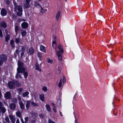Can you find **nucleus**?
Here are the masks:
<instances>
[{
  "label": "nucleus",
  "instance_id": "f257e3e1",
  "mask_svg": "<svg viewBox=\"0 0 123 123\" xmlns=\"http://www.w3.org/2000/svg\"><path fill=\"white\" fill-rule=\"evenodd\" d=\"M14 11L16 12L18 16H21L22 14L23 8L21 6L18 5L16 3H14Z\"/></svg>",
  "mask_w": 123,
  "mask_h": 123
},
{
  "label": "nucleus",
  "instance_id": "f03ea898",
  "mask_svg": "<svg viewBox=\"0 0 123 123\" xmlns=\"http://www.w3.org/2000/svg\"><path fill=\"white\" fill-rule=\"evenodd\" d=\"M53 48L55 49L56 54H62L63 53V50L62 47H55V48Z\"/></svg>",
  "mask_w": 123,
  "mask_h": 123
},
{
  "label": "nucleus",
  "instance_id": "7ed1b4c3",
  "mask_svg": "<svg viewBox=\"0 0 123 123\" xmlns=\"http://www.w3.org/2000/svg\"><path fill=\"white\" fill-rule=\"evenodd\" d=\"M17 72L16 74V75L15 77L16 78H18V77L20 79L22 78V77L21 76L20 73H23L24 71H25V70L24 68H23L21 69L19 68H17Z\"/></svg>",
  "mask_w": 123,
  "mask_h": 123
},
{
  "label": "nucleus",
  "instance_id": "20e7f679",
  "mask_svg": "<svg viewBox=\"0 0 123 123\" xmlns=\"http://www.w3.org/2000/svg\"><path fill=\"white\" fill-rule=\"evenodd\" d=\"M7 59L6 55L4 54L0 55V66L2 64L3 62H6Z\"/></svg>",
  "mask_w": 123,
  "mask_h": 123
},
{
  "label": "nucleus",
  "instance_id": "39448f33",
  "mask_svg": "<svg viewBox=\"0 0 123 123\" xmlns=\"http://www.w3.org/2000/svg\"><path fill=\"white\" fill-rule=\"evenodd\" d=\"M31 0H25V3L24 4V7L25 8H27L30 7L29 3Z\"/></svg>",
  "mask_w": 123,
  "mask_h": 123
},
{
  "label": "nucleus",
  "instance_id": "423d86ee",
  "mask_svg": "<svg viewBox=\"0 0 123 123\" xmlns=\"http://www.w3.org/2000/svg\"><path fill=\"white\" fill-rule=\"evenodd\" d=\"M15 84V82H14V81H9L8 83V86L9 88L11 89L14 88Z\"/></svg>",
  "mask_w": 123,
  "mask_h": 123
},
{
  "label": "nucleus",
  "instance_id": "0eeeda50",
  "mask_svg": "<svg viewBox=\"0 0 123 123\" xmlns=\"http://www.w3.org/2000/svg\"><path fill=\"white\" fill-rule=\"evenodd\" d=\"M18 68L20 69L23 68L25 70V68L23 67V62L20 60H18Z\"/></svg>",
  "mask_w": 123,
  "mask_h": 123
},
{
  "label": "nucleus",
  "instance_id": "6e6552de",
  "mask_svg": "<svg viewBox=\"0 0 123 123\" xmlns=\"http://www.w3.org/2000/svg\"><path fill=\"white\" fill-rule=\"evenodd\" d=\"M4 97L6 99H10L11 97L10 92H6L5 94Z\"/></svg>",
  "mask_w": 123,
  "mask_h": 123
},
{
  "label": "nucleus",
  "instance_id": "1a4fd4ad",
  "mask_svg": "<svg viewBox=\"0 0 123 123\" xmlns=\"http://www.w3.org/2000/svg\"><path fill=\"white\" fill-rule=\"evenodd\" d=\"M16 104L14 103H12L9 105L10 108L12 110H15L16 108Z\"/></svg>",
  "mask_w": 123,
  "mask_h": 123
},
{
  "label": "nucleus",
  "instance_id": "9d476101",
  "mask_svg": "<svg viewBox=\"0 0 123 123\" xmlns=\"http://www.w3.org/2000/svg\"><path fill=\"white\" fill-rule=\"evenodd\" d=\"M9 117L12 123H15L16 119L15 117L12 115H9Z\"/></svg>",
  "mask_w": 123,
  "mask_h": 123
},
{
  "label": "nucleus",
  "instance_id": "9b49d317",
  "mask_svg": "<svg viewBox=\"0 0 123 123\" xmlns=\"http://www.w3.org/2000/svg\"><path fill=\"white\" fill-rule=\"evenodd\" d=\"M15 42L17 44H22L23 42L21 41V40L20 39V37H18L16 38L15 40Z\"/></svg>",
  "mask_w": 123,
  "mask_h": 123
},
{
  "label": "nucleus",
  "instance_id": "f8f14e48",
  "mask_svg": "<svg viewBox=\"0 0 123 123\" xmlns=\"http://www.w3.org/2000/svg\"><path fill=\"white\" fill-rule=\"evenodd\" d=\"M19 104L20 106V109L22 110H24L25 109V105L22 101L19 102Z\"/></svg>",
  "mask_w": 123,
  "mask_h": 123
},
{
  "label": "nucleus",
  "instance_id": "ddd939ff",
  "mask_svg": "<svg viewBox=\"0 0 123 123\" xmlns=\"http://www.w3.org/2000/svg\"><path fill=\"white\" fill-rule=\"evenodd\" d=\"M28 24L26 22H23L21 24L22 27L24 29H26L28 26Z\"/></svg>",
  "mask_w": 123,
  "mask_h": 123
},
{
  "label": "nucleus",
  "instance_id": "4468645a",
  "mask_svg": "<svg viewBox=\"0 0 123 123\" xmlns=\"http://www.w3.org/2000/svg\"><path fill=\"white\" fill-rule=\"evenodd\" d=\"M1 15L2 16H5L7 14L6 10L4 8H2L1 10Z\"/></svg>",
  "mask_w": 123,
  "mask_h": 123
},
{
  "label": "nucleus",
  "instance_id": "2eb2a0df",
  "mask_svg": "<svg viewBox=\"0 0 123 123\" xmlns=\"http://www.w3.org/2000/svg\"><path fill=\"white\" fill-rule=\"evenodd\" d=\"M98 13H99V12ZM97 17L98 19L99 20H102V19H104V17L102 15L99 14L98 15H97Z\"/></svg>",
  "mask_w": 123,
  "mask_h": 123
},
{
  "label": "nucleus",
  "instance_id": "dca6fc26",
  "mask_svg": "<svg viewBox=\"0 0 123 123\" xmlns=\"http://www.w3.org/2000/svg\"><path fill=\"white\" fill-rule=\"evenodd\" d=\"M35 68L39 72H41V70L40 68L39 67V64L37 63V62H36L35 65Z\"/></svg>",
  "mask_w": 123,
  "mask_h": 123
},
{
  "label": "nucleus",
  "instance_id": "f3484780",
  "mask_svg": "<svg viewBox=\"0 0 123 123\" xmlns=\"http://www.w3.org/2000/svg\"><path fill=\"white\" fill-rule=\"evenodd\" d=\"M61 13V12L60 11H58L57 13L56 16V19L57 21H58L59 19Z\"/></svg>",
  "mask_w": 123,
  "mask_h": 123
},
{
  "label": "nucleus",
  "instance_id": "a211bd4d",
  "mask_svg": "<svg viewBox=\"0 0 123 123\" xmlns=\"http://www.w3.org/2000/svg\"><path fill=\"white\" fill-rule=\"evenodd\" d=\"M30 103L31 101L30 100H28L26 101V107L27 109L29 108L30 106Z\"/></svg>",
  "mask_w": 123,
  "mask_h": 123
},
{
  "label": "nucleus",
  "instance_id": "6ab92c4d",
  "mask_svg": "<svg viewBox=\"0 0 123 123\" xmlns=\"http://www.w3.org/2000/svg\"><path fill=\"white\" fill-rule=\"evenodd\" d=\"M44 37L43 36H42L38 39V41L40 43H42L44 41Z\"/></svg>",
  "mask_w": 123,
  "mask_h": 123
},
{
  "label": "nucleus",
  "instance_id": "aec40b11",
  "mask_svg": "<svg viewBox=\"0 0 123 123\" xmlns=\"http://www.w3.org/2000/svg\"><path fill=\"white\" fill-rule=\"evenodd\" d=\"M0 26L4 28H6V27L7 25L5 22L3 21L1 22Z\"/></svg>",
  "mask_w": 123,
  "mask_h": 123
},
{
  "label": "nucleus",
  "instance_id": "412c9836",
  "mask_svg": "<svg viewBox=\"0 0 123 123\" xmlns=\"http://www.w3.org/2000/svg\"><path fill=\"white\" fill-rule=\"evenodd\" d=\"M19 26L17 25H15V30L16 35L17 34V33L19 30Z\"/></svg>",
  "mask_w": 123,
  "mask_h": 123
},
{
  "label": "nucleus",
  "instance_id": "4be33fe9",
  "mask_svg": "<svg viewBox=\"0 0 123 123\" xmlns=\"http://www.w3.org/2000/svg\"><path fill=\"white\" fill-rule=\"evenodd\" d=\"M61 100L60 98L58 99L57 102V104L58 106L60 107L61 105Z\"/></svg>",
  "mask_w": 123,
  "mask_h": 123
},
{
  "label": "nucleus",
  "instance_id": "5701e85b",
  "mask_svg": "<svg viewBox=\"0 0 123 123\" xmlns=\"http://www.w3.org/2000/svg\"><path fill=\"white\" fill-rule=\"evenodd\" d=\"M0 110H1V112L2 114L4 113L6 111V108L4 107L1 108V109H0Z\"/></svg>",
  "mask_w": 123,
  "mask_h": 123
},
{
  "label": "nucleus",
  "instance_id": "b1692460",
  "mask_svg": "<svg viewBox=\"0 0 123 123\" xmlns=\"http://www.w3.org/2000/svg\"><path fill=\"white\" fill-rule=\"evenodd\" d=\"M44 94H42L40 95V99L42 101H44Z\"/></svg>",
  "mask_w": 123,
  "mask_h": 123
},
{
  "label": "nucleus",
  "instance_id": "393cba45",
  "mask_svg": "<svg viewBox=\"0 0 123 123\" xmlns=\"http://www.w3.org/2000/svg\"><path fill=\"white\" fill-rule=\"evenodd\" d=\"M14 82H15V84H16V86H17L19 87L20 86H21V84L17 80H14Z\"/></svg>",
  "mask_w": 123,
  "mask_h": 123
},
{
  "label": "nucleus",
  "instance_id": "a878e982",
  "mask_svg": "<svg viewBox=\"0 0 123 123\" xmlns=\"http://www.w3.org/2000/svg\"><path fill=\"white\" fill-rule=\"evenodd\" d=\"M16 116L18 117H20L21 116V114L20 111H18L16 112Z\"/></svg>",
  "mask_w": 123,
  "mask_h": 123
},
{
  "label": "nucleus",
  "instance_id": "bb28decb",
  "mask_svg": "<svg viewBox=\"0 0 123 123\" xmlns=\"http://www.w3.org/2000/svg\"><path fill=\"white\" fill-rule=\"evenodd\" d=\"M53 38H54V41H53L52 42V46H55L56 45V42L55 41V40H56L55 37V36H54L53 37Z\"/></svg>",
  "mask_w": 123,
  "mask_h": 123
},
{
  "label": "nucleus",
  "instance_id": "cd10ccee",
  "mask_svg": "<svg viewBox=\"0 0 123 123\" xmlns=\"http://www.w3.org/2000/svg\"><path fill=\"white\" fill-rule=\"evenodd\" d=\"M45 47H40V50L44 52H45Z\"/></svg>",
  "mask_w": 123,
  "mask_h": 123
},
{
  "label": "nucleus",
  "instance_id": "c85d7f7f",
  "mask_svg": "<svg viewBox=\"0 0 123 123\" xmlns=\"http://www.w3.org/2000/svg\"><path fill=\"white\" fill-rule=\"evenodd\" d=\"M29 51L30 53L32 54L34 52V50L32 47H31L29 49Z\"/></svg>",
  "mask_w": 123,
  "mask_h": 123
},
{
  "label": "nucleus",
  "instance_id": "c756f323",
  "mask_svg": "<svg viewBox=\"0 0 123 123\" xmlns=\"http://www.w3.org/2000/svg\"><path fill=\"white\" fill-rule=\"evenodd\" d=\"M29 94V92H26L23 93V97H25L28 96Z\"/></svg>",
  "mask_w": 123,
  "mask_h": 123
},
{
  "label": "nucleus",
  "instance_id": "7c9ffc66",
  "mask_svg": "<svg viewBox=\"0 0 123 123\" xmlns=\"http://www.w3.org/2000/svg\"><path fill=\"white\" fill-rule=\"evenodd\" d=\"M31 105L33 106H39L38 104H37L33 102H32L31 103Z\"/></svg>",
  "mask_w": 123,
  "mask_h": 123
},
{
  "label": "nucleus",
  "instance_id": "2f4dec72",
  "mask_svg": "<svg viewBox=\"0 0 123 123\" xmlns=\"http://www.w3.org/2000/svg\"><path fill=\"white\" fill-rule=\"evenodd\" d=\"M62 54H59V55L56 54L58 56V59L60 61H61L62 60Z\"/></svg>",
  "mask_w": 123,
  "mask_h": 123
},
{
  "label": "nucleus",
  "instance_id": "473e14b6",
  "mask_svg": "<svg viewBox=\"0 0 123 123\" xmlns=\"http://www.w3.org/2000/svg\"><path fill=\"white\" fill-rule=\"evenodd\" d=\"M47 110L49 111H51V108L50 106L48 105H46Z\"/></svg>",
  "mask_w": 123,
  "mask_h": 123
},
{
  "label": "nucleus",
  "instance_id": "72a5a7b5",
  "mask_svg": "<svg viewBox=\"0 0 123 123\" xmlns=\"http://www.w3.org/2000/svg\"><path fill=\"white\" fill-rule=\"evenodd\" d=\"M10 38V36L9 35H7L5 37L6 42H8Z\"/></svg>",
  "mask_w": 123,
  "mask_h": 123
},
{
  "label": "nucleus",
  "instance_id": "f704fd0d",
  "mask_svg": "<svg viewBox=\"0 0 123 123\" xmlns=\"http://www.w3.org/2000/svg\"><path fill=\"white\" fill-rule=\"evenodd\" d=\"M47 9H43L42 7H41V12L42 13H44L47 12Z\"/></svg>",
  "mask_w": 123,
  "mask_h": 123
},
{
  "label": "nucleus",
  "instance_id": "c9c22d12",
  "mask_svg": "<svg viewBox=\"0 0 123 123\" xmlns=\"http://www.w3.org/2000/svg\"><path fill=\"white\" fill-rule=\"evenodd\" d=\"M23 73H24V78L25 79L28 76V73L27 72H25V71H24V72H23Z\"/></svg>",
  "mask_w": 123,
  "mask_h": 123
},
{
  "label": "nucleus",
  "instance_id": "e433bc0d",
  "mask_svg": "<svg viewBox=\"0 0 123 123\" xmlns=\"http://www.w3.org/2000/svg\"><path fill=\"white\" fill-rule=\"evenodd\" d=\"M12 101L14 103H17V100L16 98H13L12 99Z\"/></svg>",
  "mask_w": 123,
  "mask_h": 123
},
{
  "label": "nucleus",
  "instance_id": "4c0bfd02",
  "mask_svg": "<svg viewBox=\"0 0 123 123\" xmlns=\"http://www.w3.org/2000/svg\"><path fill=\"white\" fill-rule=\"evenodd\" d=\"M21 34L22 36H25L26 34V32L25 31H24L21 32Z\"/></svg>",
  "mask_w": 123,
  "mask_h": 123
},
{
  "label": "nucleus",
  "instance_id": "58836bf2",
  "mask_svg": "<svg viewBox=\"0 0 123 123\" xmlns=\"http://www.w3.org/2000/svg\"><path fill=\"white\" fill-rule=\"evenodd\" d=\"M47 61L48 62L52 63L53 62V61L51 60L49 58H48L47 59Z\"/></svg>",
  "mask_w": 123,
  "mask_h": 123
},
{
  "label": "nucleus",
  "instance_id": "ea45409f",
  "mask_svg": "<svg viewBox=\"0 0 123 123\" xmlns=\"http://www.w3.org/2000/svg\"><path fill=\"white\" fill-rule=\"evenodd\" d=\"M38 57L39 58H41L42 57V54L39 52L37 54Z\"/></svg>",
  "mask_w": 123,
  "mask_h": 123
},
{
  "label": "nucleus",
  "instance_id": "a19ab883",
  "mask_svg": "<svg viewBox=\"0 0 123 123\" xmlns=\"http://www.w3.org/2000/svg\"><path fill=\"white\" fill-rule=\"evenodd\" d=\"M62 79H60V82L58 84V86L59 87H61L62 86Z\"/></svg>",
  "mask_w": 123,
  "mask_h": 123
},
{
  "label": "nucleus",
  "instance_id": "79ce46f5",
  "mask_svg": "<svg viewBox=\"0 0 123 123\" xmlns=\"http://www.w3.org/2000/svg\"><path fill=\"white\" fill-rule=\"evenodd\" d=\"M39 116L42 118H44L45 117V116L44 115L42 114H40L39 115Z\"/></svg>",
  "mask_w": 123,
  "mask_h": 123
},
{
  "label": "nucleus",
  "instance_id": "37998d69",
  "mask_svg": "<svg viewBox=\"0 0 123 123\" xmlns=\"http://www.w3.org/2000/svg\"><path fill=\"white\" fill-rule=\"evenodd\" d=\"M5 120L7 122H10L9 118L7 117H5Z\"/></svg>",
  "mask_w": 123,
  "mask_h": 123
},
{
  "label": "nucleus",
  "instance_id": "c03bdc74",
  "mask_svg": "<svg viewBox=\"0 0 123 123\" xmlns=\"http://www.w3.org/2000/svg\"><path fill=\"white\" fill-rule=\"evenodd\" d=\"M24 48V47H23L22 48V50H23ZM24 51L23 50H22V53H21V58H22L23 57V56L24 55Z\"/></svg>",
  "mask_w": 123,
  "mask_h": 123
},
{
  "label": "nucleus",
  "instance_id": "a18cd8bd",
  "mask_svg": "<svg viewBox=\"0 0 123 123\" xmlns=\"http://www.w3.org/2000/svg\"><path fill=\"white\" fill-rule=\"evenodd\" d=\"M44 92H46L47 90V88L46 86H44L42 88Z\"/></svg>",
  "mask_w": 123,
  "mask_h": 123
},
{
  "label": "nucleus",
  "instance_id": "49530a36",
  "mask_svg": "<svg viewBox=\"0 0 123 123\" xmlns=\"http://www.w3.org/2000/svg\"><path fill=\"white\" fill-rule=\"evenodd\" d=\"M14 43V41L13 40H12L10 41V44L11 45H12V46H14L13 45Z\"/></svg>",
  "mask_w": 123,
  "mask_h": 123
},
{
  "label": "nucleus",
  "instance_id": "de8ad7c7",
  "mask_svg": "<svg viewBox=\"0 0 123 123\" xmlns=\"http://www.w3.org/2000/svg\"><path fill=\"white\" fill-rule=\"evenodd\" d=\"M25 123H26L29 120L28 118V117H25Z\"/></svg>",
  "mask_w": 123,
  "mask_h": 123
},
{
  "label": "nucleus",
  "instance_id": "09e8293b",
  "mask_svg": "<svg viewBox=\"0 0 123 123\" xmlns=\"http://www.w3.org/2000/svg\"><path fill=\"white\" fill-rule=\"evenodd\" d=\"M57 70L59 73H60L61 72L60 68L59 66H58L57 68Z\"/></svg>",
  "mask_w": 123,
  "mask_h": 123
},
{
  "label": "nucleus",
  "instance_id": "8fccbe9b",
  "mask_svg": "<svg viewBox=\"0 0 123 123\" xmlns=\"http://www.w3.org/2000/svg\"><path fill=\"white\" fill-rule=\"evenodd\" d=\"M17 98H18V100H19V102L20 101H21V97L20 96H19V95H18V96Z\"/></svg>",
  "mask_w": 123,
  "mask_h": 123
},
{
  "label": "nucleus",
  "instance_id": "3c124183",
  "mask_svg": "<svg viewBox=\"0 0 123 123\" xmlns=\"http://www.w3.org/2000/svg\"><path fill=\"white\" fill-rule=\"evenodd\" d=\"M49 123H55L52 121L51 119H49L48 120Z\"/></svg>",
  "mask_w": 123,
  "mask_h": 123
},
{
  "label": "nucleus",
  "instance_id": "603ef678",
  "mask_svg": "<svg viewBox=\"0 0 123 123\" xmlns=\"http://www.w3.org/2000/svg\"><path fill=\"white\" fill-rule=\"evenodd\" d=\"M0 37H3V34L2 30L0 29Z\"/></svg>",
  "mask_w": 123,
  "mask_h": 123
},
{
  "label": "nucleus",
  "instance_id": "864d4df0",
  "mask_svg": "<svg viewBox=\"0 0 123 123\" xmlns=\"http://www.w3.org/2000/svg\"><path fill=\"white\" fill-rule=\"evenodd\" d=\"M3 107V104L0 101V109Z\"/></svg>",
  "mask_w": 123,
  "mask_h": 123
},
{
  "label": "nucleus",
  "instance_id": "5fc2aeb1",
  "mask_svg": "<svg viewBox=\"0 0 123 123\" xmlns=\"http://www.w3.org/2000/svg\"><path fill=\"white\" fill-rule=\"evenodd\" d=\"M66 81V79L65 78L63 77V83H65Z\"/></svg>",
  "mask_w": 123,
  "mask_h": 123
},
{
  "label": "nucleus",
  "instance_id": "6e6d98bb",
  "mask_svg": "<svg viewBox=\"0 0 123 123\" xmlns=\"http://www.w3.org/2000/svg\"><path fill=\"white\" fill-rule=\"evenodd\" d=\"M31 123H34L36 122V120L35 119H33L31 120Z\"/></svg>",
  "mask_w": 123,
  "mask_h": 123
},
{
  "label": "nucleus",
  "instance_id": "4d7b16f0",
  "mask_svg": "<svg viewBox=\"0 0 123 123\" xmlns=\"http://www.w3.org/2000/svg\"><path fill=\"white\" fill-rule=\"evenodd\" d=\"M18 90L19 92H21L23 90V89L22 88H20L18 89Z\"/></svg>",
  "mask_w": 123,
  "mask_h": 123
},
{
  "label": "nucleus",
  "instance_id": "13d9d810",
  "mask_svg": "<svg viewBox=\"0 0 123 123\" xmlns=\"http://www.w3.org/2000/svg\"><path fill=\"white\" fill-rule=\"evenodd\" d=\"M51 105L53 106V107H56V106L55 104L53 103H51Z\"/></svg>",
  "mask_w": 123,
  "mask_h": 123
},
{
  "label": "nucleus",
  "instance_id": "bf43d9fd",
  "mask_svg": "<svg viewBox=\"0 0 123 123\" xmlns=\"http://www.w3.org/2000/svg\"><path fill=\"white\" fill-rule=\"evenodd\" d=\"M53 110L54 112H56V107H53Z\"/></svg>",
  "mask_w": 123,
  "mask_h": 123
},
{
  "label": "nucleus",
  "instance_id": "052dcab7",
  "mask_svg": "<svg viewBox=\"0 0 123 123\" xmlns=\"http://www.w3.org/2000/svg\"><path fill=\"white\" fill-rule=\"evenodd\" d=\"M16 123H20L19 120L18 118H17V119Z\"/></svg>",
  "mask_w": 123,
  "mask_h": 123
},
{
  "label": "nucleus",
  "instance_id": "680f3d73",
  "mask_svg": "<svg viewBox=\"0 0 123 123\" xmlns=\"http://www.w3.org/2000/svg\"><path fill=\"white\" fill-rule=\"evenodd\" d=\"M16 123H20L19 120L18 118H17V119Z\"/></svg>",
  "mask_w": 123,
  "mask_h": 123
},
{
  "label": "nucleus",
  "instance_id": "e2e57ef3",
  "mask_svg": "<svg viewBox=\"0 0 123 123\" xmlns=\"http://www.w3.org/2000/svg\"><path fill=\"white\" fill-rule=\"evenodd\" d=\"M21 121L22 123H24V122L23 121V119L22 118H21Z\"/></svg>",
  "mask_w": 123,
  "mask_h": 123
},
{
  "label": "nucleus",
  "instance_id": "0e129e2a",
  "mask_svg": "<svg viewBox=\"0 0 123 123\" xmlns=\"http://www.w3.org/2000/svg\"><path fill=\"white\" fill-rule=\"evenodd\" d=\"M6 0V1L7 3V4H9V0Z\"/></svg>",
  "mask_w": 123,
  "mask_h": 123
},
{
  "label": "nucleus",
  "instance_id": "69168bd1",
  "mask_svg": "<svg viewBox=\"0 0 123 123\" xmlns=\"http://www.w3.org/2000/svg\"><path fill=\"white\" fill-rule=\"evenodd\" d=\"M35 4H36V5H37L38 6H39V4H38V3L37 2H36Z\"/></svg>",
  "mask_w": 123,
  "mask_h": 123
},
{
  "label": "nucleus",
  "instance_id": "338daca9",
  "mask_svg": "<svg viewBox=\"0 0 123 123\" xmlns=\"http://www.w3.org/2000/svg\"><path fill=\"white\" fill-rule=\"evenodd\" d=\"M18 50L17 49L16 50V52L17 54H18Z\"/></svg>",
  "mask_w": 123,
  "mask_h": 123
},
{
  "label": "nucleus",
  "instance_id": "774afa93",
  "mask_svg": "<svg viewBox=\"0 0 123 123\" xmlns=\"http://www.w3.org/2000/svg\"><path fill=\"white\" fill-rule=\"evenodd\" d=\"M61 113H62L61 112H60V115L61 116H62V115L61 114Z\"/></svg>",
  "mask_w": 123,
  "mask_h": 123
}]
</instances>
